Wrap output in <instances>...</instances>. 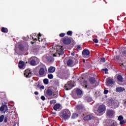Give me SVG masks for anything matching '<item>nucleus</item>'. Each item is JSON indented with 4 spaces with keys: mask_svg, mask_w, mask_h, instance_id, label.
<instances>
[{
    "mask_svg": "<svg viewBox=\"0 0 126 126\" xmlns=\"http://www.w3.org/2000/svg\"><path fill=\"white\" fill-rule=\"evenodd\" d=\"M57 53L56 54H54L53 57H60L61 55H63V46L60 47L59 45L56 46Z\"/></svg>",
    "mask_w": 126,
    "mask_h": 126,
    "instance_id": "nucleus-1",
    "label": "nucleus"
},
{
    "mask_svg": "<svg viewBox=\"0 0 126 126\" xmlns=\"http://www.w3.org/2000/svg\"><path fill=\"white\" fill-rule=\"evenodd\" d=\"M74 86V83L73 82H68L64 86V89L66 90H69Z\"/></svg>",
    "mask_w": 126,
    "mask_h": 126,
    "instance_id": "nucleus-2",
    "label": "nucleus"
},
{
    "mask_svg": "<svg viewBox=\"0 0 126 126\" xmlns=\"http://www.w3.org/2000/svg\"><path fill=\"white\" fill-rule=\"evenodd\" d=\"M0 112H4V113H7V111H8L7 105L5 104L2 105L0 107Z\"/></svg>",
    "mask_w": 126,
    "mask_h": 126,
    "instance_id": "nucleus-3",
    "label": "nucleus"
},
{
    "mask_svg": "<svg viewBox=\"0 0 126 126\" xmlns=\"http://www.w3.org/2000/svg\"><path fill=\"white\" fill-rule=\"evenodd\" d=\"M106 110V107L104 105H101L98 107V108L97 109V112L99 114H101V113H103V112H105Z\"/></svg>",
    "mask_w": 126,
    "mask_h": 126,
    "instance_id": "nucleus-4",
    "label": "nucleus"
},
{
    "mask_svg": "<svg viewBox=\"0 0 126 126\" xmlns=\"http://www.w3.org/2000/svg\"><path fill=\"white\" fill-rule=\"evenodd\" d=\"M63 44H65V45H68V44H70L71 41L68 37H64L63 38Z\"/></svg>",
    "mask_w": 126,
    "mask_h": 126,
    "instance_id": "nucleus-5",
    "label": "nucleus"
},
{
    "mask_svg": "<svg viewBox=\"0 0 126 126\" xmlns=\"http://www.w3.org/2000/svg\"><path fill=\"white\" fill-rule=\"evenodd\" d=\"M93 119H94L93 116L92 115H89L84 117V121H90V120H92Z\"/></svg>",
    "mask_w": 126,
    "mask_h": 126,
    "instance_id": "nucleus-6",
    "label": "nucleus"
},
{
    "mask_svg": "<svg viewBox=\"0 0 126 126\" xmlns=\"http://www.w3.org/2000/svg\"><path fill=\"white\" fill-rule=\"evenodd\" d=\"M24 75L26 76V77H31V75H32V74L31 72H30L29 70H26L25 71Z\"/></svg>",
    "mask_w": 126,
    "mask_h": 126,
    "instance_id": "nucleus-7",
    "label": "nucleus"
},
{
    "mask_svg": "<svg viewBox=\"0 0 126 126\" xmlns=\"http://www.w3.org/2000/svg\"><path fill=\"white\" fill-rule=\"evenodd\" d=\"M62 118H63V119H64V120H66V119L68 118V115L67 114L66 112L63 111L62 114Z\"/></svg>",
    "mask_w": 126,
    "mask_h": 126,
    "instance_id": "nucleus-8",
    "label": "nucleus"
},
{
    "mask_svg": "<svg viewBox=\"0 0 126 126\" xmlns=\"http://www.w3.org/2000/svg\"><path fill=\"white\" fill-rule=\"evenodd\" d=\"M55 70H56V68L54 66H51L48 68V72H49V73L55 72Z\"/></svg>",
    "mask_w": 126,
    "mask_h": 126,
    "instance_id": "nucleus-9",
    "label": "nucleus"
},
{
    "mask_svg": "<svg viewBox=\"0 0 126 126\" xmlns=\"http://www.w3.org/2000/svg\"><path fill=\"white\" fill-rule=\"evenodd\" d=\"M116 92H124V91H125V88H123V87H118L116 89Z\"/></svg>",
    "mask_w": 126,
    "mask_h": 126,
    "instance_id": "nucleus-10",
    "label": "nucleus"
},
{
    "mask_svg": "<svg viewBox=\"0 0 126 126\" xmlns=\"http://www.w3.org/2000/svg\"><path fill=\"white\" fill-rule=\"evenodd\" d=\"M90 54V52L89 50L85 49L82 52V55L83 56H88Z\"/></svg>",
    "mask_w": 126,
    "mask_h": 126,
    "instance_id": "nucleus-11",
    "label": "nucleus"
},
{
    "mask_svg": "<svg viewBox=\"0 0 126 126\" xmlns=\"http://www.w3.org/2000/svg\"><path fill=\"white\" fill-rule=\"evenodd\" d=\"M39 75H44L45 74V69L44 68H41L39 71Z\"/></svg>",
    "mask_w": 126,
    "mask_h": 126,
    "instance_id": "nucleus-12",
    "label": "nucleus"
},
{
    "mask_svg": "<svg viewBox=\"0 0 126 126\" xmlns=\"http://www.w3.org/2000/svg\"><path fill=\"white\" fill-rule=\"evenodd\" d=\"M18 65L19 68H23L24 67V63L23 61H20Z\"/></svg>",
    "mask_w": 126,
    "mask_h": 126,
    "instance_id": "nucleus-13",
    "label": "nucleus"
},
{
    "mask_svg": "<svg viewBox=\"0 0 126 126\" xmlns=\"http://www.w3.org/2000/svg\"><path fill=\"white\" fill-rule=\"evenodd\" d=\"M107 116L111 117V116H113V115H114V111L113 110H108L107 111Z\"/></svg>",
    "mask_w": 126,
    "mask_h": 126,
    "instance_id": "nucleus-14",
    "label": "nucleus"
},
{
    "mask_svg": "<svg viewBox=\"0 0 126 126\" xmlns=\"http://www.w3.org/2000/svg\"><path fill=\"white\" fill-rule=\"evenodd\" d=\"M46 94L48 96H52V95H53V92L52 90L48 89L46 91Z\"/></svg>",
    "mask_w": 126,
    "mask_h": 126,
    "instance_id": "nucleus-15",
    "label": "nucleus"
},
{
    "mask_svg": "<svg viewBox=\"0 0 126 126\" xmlns=\"http://www.w3.org/2000/svg\"><path fill=\"white\" fill-rule=\"evenodd\" d=\"M117 79H118V81H119L120 82H123V79L124 78H123V76H122V75H118V77H117Z\"/></svg>",
    "mask_w": 126,
    "mask_h": 126,
    "instance_id": "nucleus-16",
    "label": "nucleus"
},
{
    "mask_svg": "<svg viewBox=\"0 0 126 126\" xmlns=\"http://www.w3.org/2000/svg\"><path fill=\"white\" fill-rule=\"evenodd\" d=\"M89 81L92 84H94V83H95L96 82V80H95L94 78L92 77L89 79Z\"/></svg>",
    "mask_w": 126,
    "mask_h": 126,
    "instance_id": "nucleus-17",
    "label": "nucleus"
},
{
    "mask_svg": "<svg viewBox=\"0 0 126 126\" xmlns=\"http://www.w3.org/2000/svg\"><path fill=\"white\" fill-rule=\"evenodd\" d=\"M76 94L78 95H81L82 94V91L80 89H77L76 91Z\"/></svg>",
    "mask_w": 126,
    "mask_h": 126,
    "instance_id": "nucleus-18",
    "label": "nucleus"
},
{
    "mask_svg": "<svg viewBox=\"0 0 126 126\" xmlns=\"http://www.w3.org/2000/svg\"><path fill=\"white\" fill-rule=\"evenodd\" d=\"M61 107V105L60 104H56L54 106V109L55 111H57V110H58V109H60V107Z\"/></svg>",
    "mask_w": 126,
    "mask_h": 126,
    "instance_id": "nucleus-19",
    "label": "nucleus"
},
{
    "mask_svg": "<svg viewBox=\"0 0 126 126\" xmlns=\"http://www.w3.org/2000/svg\"><path fill=\"white\" fill-rule=\"evenodd\" d=\"M73 63V62H72V60L71 59H69L67 63V65H71Z\"/></svg>",
    "mask_w": 126,
    "mask_h": 126,
    "instance_id": "nucleus-20",
    "label": "nucleus"
},
{
    "mask_svg": "<svg viewBox=\"0 0 126 126\" xmlns=\"http://www.w3.org/2000/svg\"><path fill=\"white\" fill-rule=\"evenodd\" d=\"M30 63L32 65H36V61H35V60H32L31 61Z\"/></svg>",
    "mask_w": 126,
    "mask_h": 126,
    "instance_id": "nucleus-21",
    "label": "nucleus"
},
{
    "mask_svg": "<svg viewBox=\"0 0 126 126\" xmlns=\"http://www.w3.org/2000/svg\"><path fill=\"white\" fill-rule=\"evenodd\" d=\"M106 83H107V84H113V80H112L111 79H108L107 80Z\"/></svg>",
    "mask_w": 126,
    "mask_h": 126,
    "instance_id": "nucleus-22",
    "label": "nucleus"
},
{
    "mask_svg": "<svg viewBox=\"0 0 126 126\" xmlns=\"http://www.w3.org/2000/svg\"><path fill=\"white\" fill-rule=\"evenodd\" d=\"M3 119H4V115H1L0 116V123H2V122H3Z\"/></svg>",
    "mask_w": 126,
    "mask_h": 126,
    "instance_id": "nucleus-23",
    "label": "nucleus"
},
{
    "mask_svg": "<svg viewBox=\"0 0 126 126\" xmlns=\"http://www.w3.org/2000/svg\"><path fill=\"white\" fill-rule=\"evenodd\" d=\"M1 31L3 33H5V32H7V29H6L5 28H2Z\"/></svg>",
    "mask_w": 126,
    "mask_h": 126,
    "instance_id": "nucleus-24",
    "label": "nucleus"
},
{
    "mask_svg": "<svg viewBox=\"0 0 126 126\" xmlns=\"http://www.w3.org/2000/svg\"><path fill=\"white\" fill-rule=\"evenodd\" d=\"M78 117V114L76 113L73 114L72 115V118L73 119H76V118H77Z\"/></svg>",
    "mask_w": 126,
    "mask_h": 126,
    "instance_id": "nucleus-25",
    "label": "nucleus"
},
{
    "mask_svg": "<svg viewBox=\"0 0 126 126\" xmlns=\"http://www.w3.org/2000/svg\"><path fill=\"white\" fill-rule=\"evenodd\" d=\"M43 82L45 84H48L49 83V80L47 79H44Z\"/></svg>",
    "mask_w": 126,
    "mask_h": 126,
    "instance_id": "nucleus-26",
    "label": "nucleus"
},
{
    "mask_svg": "<svg viewBox=\"0 0 126 126\" xmlns=\"http://www.w3.org/2000/svg\"><path fill=\"white\" fill-rule=\"evenodd\" d=\"M118 120L120 121V122L121 121H122L124 120V117H123V116L121 115V116H119V117H118Z\"/></svg>",
    "mask_w": 126,
    "mask_h": 126,
    "instance_id": "nucleus-27",
    "label": "nucleus"
},
{
    "mask_svg": "<svg viewBox=\"0 0 126 126\" xmlns=\"http://www.w3.org/2000/svg\"><path fill=\"white\" fill-rule=\"evenodd\" d=\"M76 108L79 110H80L81 109H82L83 108V106L82 105H77Z\"/></svg>",
    "mask_w": 126,
    "mask_h": 126,
    "instance_id": "nucleus-28",
    "label": "nucleus"
},
{
    "mask_svg": "<svg viewBox=\"0 0 126 126\" xmlns=\"http://www.w3.org/2000/svg\"><path fill=\"white\" fill-rule=\"evenodd\" d=\"M86 100L88 102H91V101L92 100V98H91V97H87Z\"/></svg>",
    "mask_w": 126,
    "mask_h": 126,
    "instance_id": "nucleus-29",
    "label": "nucleus"
},
{
    "mask_svg": "<svg viewBox=\"0 0 126 126\" xmlns=\"http://www.w3.org/2000/svg\"><path fill=\"white\" fill-rule=\"evenodd\" d=\"M48 78H49L50 79H52L54 77V76H53V74H49V75H48Z\"/></svg>",
    "mask_w": 126,
    "mask_h": 126,
    "instance_id": "nucleus-30",
    "label": "nucleus"
},
{
    "mask_svg": "<svg viewBox=\"0 0 126 126\" xmlns=\"http://www.w3.org/2000/svg\"><path fill=\"white\" fill-rule=\"evenodd\" d=\"M84 85H85V88H87V81L84 80Z\"/></svg>",
    "mask_w": 126,
    "mask_h": 126,
    "instance_id": "nucleus-31",
    "label": "nucleus"
},
{
    "mask_svg": "<svg viewBox=\"0 0 126 126\" xmlns=\"http://www.w3.org/2000/svg\"><path fill=\"white\" fill-rule=\"evenodd\" d=\"M50 51L51 53H54V51H55V49L53 47H52L51 48H50Z\"/></svg>",
    "mask_w": 126,
    "mask_h": 126,
    "instance_id": "nucleus-32",
    "label": "nucleus"
},
{
    "mask_svg": "<svg viewBox=\"0 0 126 126\" xmlns=\"http://www.w3.org/2000/svg\"><path fill=\"white\" fill-rule=\"evenodd\" d=\"M125 122L124 120L120 121V125H124L125 124Z\"/></svg>",
    "mask_w": 126,
    "mask_h": 126,
    "instance_id": "nucleus-33",
    "label": "nucleus"
},
{
    "mask_svg": "<svg viewBox=\"0 0 126 126\" xmlns=\"http://www.w3.org/2000/svg\"><path fill=\"white\" fill-rule=\"evenodd\" d=\"M41 100H43V101H45L46 100V98H45V96L44 95H42L41 96Z\"/></svg>",
    "mask_w": 126,
    "mask_h": 126,
    "instance_id": "nucleus-34",
    "label": "nucleus"
},
{
    "mask_svg": "<svg viewBox=\"0 0 126 126\" xmlns=\"http://www.w3.org/2000/svg\"><path fill=\"white\" fill-rule=\"evenodd\" d=\"M101 62L102 63H105V62H106V59L105 58H101Z\"/></svg>",
    "mask_w": 126,
    "mask_h": 126,
    "instance_id": "nucleus-35",
    "label": "nucleus"
},
{
    "mask_svg": "<svg viewBox=\"0 0 126 126\" xmlns=\"http://www.w3.org/2000/svg\"><path fill=\"white\" fill-rule=\"evenodd\" d=\"M114 104L115 105V106H114V108H117V107H119V105L118 104V103L115 102Z\"/></svg>",
    "mask_w": 126,
    "mask_h": 126,
    "instance_id": "nucleus-36",
    "label": "nucleus"
},
{
    "mask_svg": "<svg viewBox=\"0 0 126 126\" xmlns=\"http://www.w3.org/2000/svg\"><path fill=\"white\" fill-rule=\"evenodd\" d=\"M67 35H71L72 34V31H68L67 32Z\"/></svg>",
    "mask_w": 126,
    "mask_h": 126,
    "instance_id": "nucleus-37",
    "label": "nucleus"
},
{
    "mask_svg": "<svg viewBox=\"0 0 126 126\" xmlns=\"http://www.w3.org/2000/svg\"><path fill=\"white\" fill-rule=\"evenodd\" d=\"M94 42V43H98V39H96V38H94L93 39Z\"/></svg>",
    "mask_w": 126,
    "mask_h": 126,
    "instance_id": "nucleus-38",
    "label": "nucleus"
},
{
    "mask_svg": "<svg viewBox=\"0 0 126 126\" xmlns=\"http://www.w3.org/2000/svg\"><path fill=\"white\" fill-rule=\"evenodd\" d=\"M102 70L105 71V72L106 74L108 73H107V71H108V69L107 68L102 69Z\"/></svg>",
    "mask_w": 126,
    "mask_h": 126,
    "instance_id": "nucleus-39",
    "label": "nucleus"
},
{
    "mask_svg": "<svg viewBox=\"0 0 126 126\" xmlns=\"http://www.w3.org/2000/svg\"><path fill=\"white\" fill-rule=\"evenodd\" d=\"M60 36V37H64V33H61Z\"/></svg>",
    "mask_w": 126,
    "mask_h": 126,
    "instance_id": "nucleus-40",
    "label": "nucleus"
},
{
    "mask_svg": "<svg viewBox=\"0 0 126 126\" xmlns=\"http://www.w3.org/2000/svg\"><path fill=\"white\" fill-rule=\"evenodd\" d=\"M122 54L124 55V56H126V50L122 52Z\"/></svg>",
    "mask_w": 126,
    "mask_h": 126,
    "instance_id": "nucleus-41",
    "label": "nucleus"
},
{
    "mask_svg": "<svg viewBox=\"0 0 126 126\" xmlns=\"http://www.w3.org/2000/svg\"><path fill=\"white\" fill-rule=\"evenodd\" d=\"M108 92H109V91H108V90H105L104 91V94H108Z\"/></svg>",
    "mask_w": 126,
    "mask_h": 126,
    "instance_id": "nucleus-42",
    "label": "nucleus"
},
{
    "mask_svg": "<svg viewBox=\"0 0 126 126\" xmlns=\"http://www.w3.org/2000/svg\"><path fill=\"white\" fill-rule=\"evenodd\" d=\"M4 123H7V118L5 117L4 120Z\"/></svg>",
    "mask_w": 126,
    "mask_h": 126,
    "instance_id": "nucleus-43",
    "label": "nucleus"
},
{
    "mask_svg": "<svg viewBox=\"0 0 126 126\" xmlns=\"http://www.w3.org/2000/svg\"><path fill=\"white\" fill-rule=\"evenodd\" d=\"M34 94L35 95H38V94H39V93H38V92H35Z\"/></svg>",
    "mask_w": 126,
    "mask_h": 126,
    "instance_id": "nucleus-44",
    "label": "nucleus"
},
{
    "mask_svg": "<svg viewBox=\"0 0 126 126\" xmlns=\"http://www.w3.org/2000/svg\"><path fill=\"white\" fill-rule=\"evenodd\" d=\"M116 59L117 60H120V56H116Z\"/></svg>",
    "mask_w": 126,
    "mask_h": 126,
    "instance_id": "nucleus-45",
    "label": "nucleus"
},
{
    "mask_svg": "<svg viewBox=\"0 0 126 126\" xmlns=\"http://www.w3.org/2000/svg\"><path fill=\"white\" fill-rule=\"evenodd\" d=\"M81 47H80V46H79V45H78L77 46V48L79 49V50H80V48H81Z\"/></svg>",
    "mask_w": 126,
    "mask_h": 126,
    "instance_id": "nucleus-46",
    "label": "nucleus"
},
{
    "mask_svg": "<svg viewBox=\"0 0 126 126\" xmlns=\"http://www.w3.org/2000/svg\"><path fill=\"white\" fill-rule=\"evenodd\" d=\"M44 86H41L40 87V89H44Z\"/></svg>",
    "mask_w": 126,
    "mask_h": 126,
    "instance_id": "nucleus-47",
    "label": "nucleus"
},
{
    "mask_svg": "<svg viewBox=\"0 0 126 126\" xmlns=\"http://www.w3.org/2000/svg\"><path fill=\"white\" fill-rule=\"evenodd\" d=\"M38 36H39V37H41V36H42V35H41V33H38Z\"/></svg>",
    "mask_w": 126,
    "mask_h": 126,
    "instance_id": "nucleus-48",
    "label": "nucleus"
},
{
    "mask_svg": "<svg viewBox=\"0 0 126 126\" xmlns=\"http://www.w3.org/2000/svg\"><path fill=\"white\" fill-rule=\"evenodd\" d=\"M52 102H53V103H56V100H52Z\"/></svg>",
    "mask_w": 126,
    "mask_h": 126,
    "instance_id": "nucleus-49",
    "label": "nucleus"
},
{
    "mask_svg": "<svg viewBox=\"0 0 126 126\" xmlns=\"http://www.w3.org/2000/svg\"><path fill=\"white\" fill-rule=\"evenodd\" d=\"M71 55H72V56H74V53H72Z\"/></svg>",
    "mask_w": 126,
    "mask_h": 126,
    "instance_id": "nucleus-50",
    "label": "nucleus"
},
{
    "mask_svg": "<svg viewBox=\"0 0 126 126\" xmlns=\"http://www.w3.org/2000/svg\"><path fill=\"white\" fill-rule=\"evenodd\" d=\"M52 114H53V115L56 114V112H52Z\"/></svg>",
    "mask_w": 126,
    "mask_h": 126,
    "instance_id": "nucleus-51",
    "label": "nucleus"
},
{
    "mask_svg": "<svg viewBox=\"0 0 126 126\" xmlns=\"http://www.w3.org/2000/svg\"><path fill=\"white\" fill-rule=\"evenodd\" d=\"M84 63H85V60H83Z\"/></svg>",
    "mask_w": 126,
    "mask_h": 126,
    "instance_id": "nucleus-52",
    "label": "nucleus"
},
{
    "mask_svg": "<svg viewBox=\"0 0 126 126\" xmlns=\"http://www.w3.org/2000/svg\"><path fill=\"white\" fill-rule=\"evenodd\" d=\"M38 39H40V37H38Z\"/></svg>",
    "mask_w": 126,
    "mask_h": 126,
    "instance_id": "nucleus-53",
    "label": "nucleus"
},
{
    "mask_svg": "<svg viewBox=\"0 0 126 126\" xmlns=\"http://www.w3.org/2000/svg\"><path fill=\"white\" fill-rule=\"evenodd\" d=\"M126 101L125 102V104H126Z\"/></svg>",
    "mask_w": 126,
    "mask_h": 126,
    "instance_id": "nucleus-54",
    "label": "nucleus"
},
{
    "mask_svg": "<svg viewBox=\"0 0 126 126\" xmlns=\"http://www.w3.org/2000/svg\"><path fill=\"white\" fill-rule=\"evenodd\" d=\"M32 44H34V43L32 42Z\"/></svg>",
    "mask_w": 126,
    "mask_h": 126,
    "instance_id": "nucleus-55",
    "label": "nucleus"
},
{
    "mask_svg": "<svg viewBox=\"0 0 126 126\" xmlns=\"http://www.w3.org/2000/svg\"><path fill=\"white\" fill-rule=\"evenodd\" d=\"M76 98H78V97H76Z\"/></svg>",
    "mask_w": 126,
    "mask_h": 126,
    "instance_id": "nucleus-56",
    "label": "nucleus"
}]
</instances>
